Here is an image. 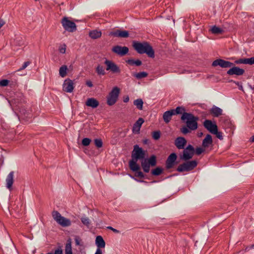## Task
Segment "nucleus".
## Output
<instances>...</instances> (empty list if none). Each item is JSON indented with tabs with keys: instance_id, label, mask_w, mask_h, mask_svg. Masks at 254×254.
Segmentation results:
<instances>
[{
	"instance_id": "obj_15",
	"label": "nucleus",
	"mask_w": 254,
	"mask_h": 254,
	"mask_svg": "<svg viewBox=\"0 0 254 254\" xmlns=\"http://www.w3.org/2000/svg\"><path fill=\"white\" fill-rule=\"evenodd\" d=\"M74 89L73 82L70 79H65L63 85V89L67 93H71Z\"/></svg>"
},
{
	"instance_id": "obj_10",
	"label": "nucleus",
	"mask_w": 254,
	"mask_h": 254,
	"mask_svg": "<svg viewBox=\"0 0 254 254\" xmlns=\"http://www.w3.org/2000/svg\"><path fill=\"white\" fill-rule=\"evenodd\" d=\"M61 23L64 28L67 31L73 32L76 30L75 23L69 20L66 17H64L62 19Z\"/></svg>"
},
{
	"instance_id": "obj_31",
	"label": "nucleus",
	"mask_w": 254,
	"mask_h": 254,
	"mask_svg": "<svg viewBox=\"0 0 254 254\" xmlns=\"http://www.w3.org/2000/svg\"><path fill=\"white\" fill-rule=\"evenodd\" d=\"M81 221L82 223L86 226L87 228H89V226L91 224V221L88 217L86 216L85 215L83 216L81 218Z\"/></svg>"
},
{
	"instance_id": "obj_59",
	"label": "nucleus",
	"mask_w": 254,
	"mask_h": 254,
	"mask_svg": "<svg viewBox=\"0 0 254 254\" xmlns=\"http://www.w3.org/2000/svg\"><path fill=\"white\" fill-rule=\"evenodd\" d=\"M251 249H254V244L252 245L250 247H247L246 249V251H248L250 250H251Z\"/></svg>"
},
{
	"instance_id": "obj_56",
	"label": "nucleus",
	"mask_w": 254,
	"mask_h": 254,
	"mask_svg": "<svg viewBox=\"0 0 254 254\" xmlns=\"http://www.w3.org/2000/svg\"><path fill=\"white\" fill-rule=\"evenodd\" d=\"M86 84L89 87H92L93 86V84L91 81H86Z\"/></svg>"
},
{
	"instance_id": "obj_47",
	"label": "nucleus",
	"mask_w": 254,
	"mask_h": 254,
	"mask_svg": "<svg viewBox=\"0 0 254 254\" xmlns=\"http://www.w3.org/2000/svg\"><path fill=\"white\" fill-rule=\"evenodd\" d=\"M204 151V150L201 147H197L195 149L194 152H195L196 155H199L201 154Z\"/></svg>"
},
{
	"instance_id": "obj_24",
	"label": "nucleus",
	"mask_w": 254,
	"mask_h": 254,
	"mask_svg": "<svg viewBox=\"0 0 254 254\" xmlns=\"http://www.w3.org/2000/svg\"><path fill=\"white\" fill-rule=\"evenodd\" d=\"M137 161L132 158V160L129 162V168L133 172H136V171H138L140 169L139 165L137 164Z\"/></svg>"
},
{
	"instance_id": "obj_13",
	"label": "nucleus",
	"mask_w": 254,
	"mask_h": 254,
	"mask_svg": "<svg viewBox=\"0 0 254 254\" xmlns=\"http://www.w3.org/2000/svg\"><path fill=\"white\" fill-rule=\"evenodd\" d=\"M112 50L113 52L120 56H124L128 52V48L127 47L119 45L113 47Z\"/></svg>"
},
{
	"instance_id": "obj_28",
	"label": "nucleus",
	"mask_w": 254,
	"mask_h": 254,
	"mask_svg": "<svg viewBox=\"0 0 254 254\" xmlns=\"http://www.w3.org/2000/svg\"><path fill=\"white\" fill-rule=\"evenodd\" d=\"M89 35L90 37L93 39H96L100 38L102 35V33L100 31L94 30L91 31L89 32Z\"/></svg>"
},
{
	"instance_id": "obj_51",
	"label": "nucleus",
	"mask_w": 254,
	"mask_h": 254,
	"mask_svg": "<svg viewBox=\"0 0 254 254\" xmlns=\"http://www.w3.org/2000/svg\"><path fill=\"white\" fill-rule=\"evenodd\" d=\"M234 83H235V84L238 86V87L240 90H242V91L243 90L242 83L241 82H240L238 81H234Z\"/></svg>"
},
{
	"instance_id": "obj_38",
	"label": "nucleus",
	"mask_w": 254,
	"mask_h": 254,
	"mask_svg": "<svg viewBox=\"0 0 254 254\" xmlns=\"http://www.w3.org/2000/svg\"><path fill=\"white\" fill-rule=\"evenodd\" d=\"M65 254H72L71 245L70 243L66 244Z\"/></svg>"
},
{
	"instance_id": "obj_2",
	"label": "nucleus",
	"mask_w": 254,
	"mask_h": 254,
	"mask_svg": "<svg viewBox=\"0 0 254 254\" xmlns=\"http://www.w3.org/2000/svg\"><path fill=\"white\" fill-rule=\"evenodd\" d=\"M133 49L139 54H146L148 57L153 58L155 57L154 51L147 42L142 43L134 41L132 42Z\"/></svg>"
},
{
	"instance_id": "obj_9",
	"label": "nucleus",
	"mask_w": 254,
	"mask_h": 254,
	"mask_svg": "<svg viewBox=\"0 0 254 254\" xmlns=\"http://www.w3.org/2000/svg\"><path fill=\"white\" fill-rule=\"evenodd\" d=\"M183 153L180 155V158L183 160H189L191 159L194 155L195 149L192 145L189 144L183 149Z\"/></svg>"
},
{
	"instance_id": "obj_20",
	"label": "nucleus",
	"mask_w": 254,
	"mask_h": 254,
	"mask_svg": "<svg viewBox=\"0 0 254 254\" xmlns=\"http://www.w3.org/2000/svg\"><path fill=\"white\" fill-rule=\"evenodd\" d=\"M144 120L142 118H139L136 122L133 124L132 127V132L134 133H138L139 132L141 127Z\"/></svg>"
},
{
	"instance_id": "obj_39",
	"label": "nucleus",
	"mask_w": 254,
	"mask_h": 254,
	"mask_svg": "<svg viewBox=\"0 0 254 254\" xmlns=\"http://www.w3.org/2000/svg\"><path fill=\"white\" fill-rule=\"evenodd\" d=\"M161 133L160 131H155L152 132V137L155 140H158L160 137Z\"/></svg>"
},
{
	"instance_id": "obj_43",
	"label": "nucleus",
	"mask_w": 254,
	"mask_h": 254,
	"mask_svg": "<svg viewBox=\"0 0 254 254\" xmlns=\"http://www.w3.org/2000/svg\"><path fill=\"white\" fill-rule=\"evenodd\" d=\"M9 81L7 79H2L0 80V86L5 87L9 83Z\"/></svg>"
},
{
	"instance_id": "obj_57",
	"label": "nucleus",
	"mask_w": 254,
	"mask_h": 254,
	"mask_svg": "<svg viewBox=\"0 0 254 254\" xmlns=\"http://www.w3.org/2000/svg\"><path fill=\"white\" fill-rule=\"evenodd\" d=\"M5 24V22L1 19H0V28H1Z\"/></svg>"
},
{
	"instance_id": "obj_1",
	"label": "nucleus",
	"mask_w": 254,
	"mask_h": 254,
	"mask_svg": "<svg viewBox=\"0 0 254 254\" xmlns=\"http://www.w3.org/2000/svg\"><path fill=\"white\" fill-rule=\"evenodd\" d=\"M181 120L186 124V126L182 127L181 132L184 134L190 133L191 131L196 130L198 127V118L190 113L184 112L181 116Z\"/></svg>"
},
{
	"instance_id": "obj_41",
	"label": "nucleus",
	"mask_w": 254,
	"mask_h": 254,
	"mask_svg": "<svg viewBox=\"0 0 254 254\" xmlns=\"http://www.w3.org/2000/svg\"><path fill=\"white\" fill-rule=\"evenodd\" d=\"M91 139L89 138H84L82 140V144L83 146H87L90 144Z\"/></svg>"
},
{
	"instance_id": "obj_6",
	"label": "nucleus",
	"mask_w": 254,
	"mask_h": 254,
	"mask_svg": "<svg viewBox=\"0 0 254 254\" xmlns=\"http://www.w3.org/2000/svg\"><path fill=\"white\" fill-rule=\"evenodd\" d=\"M156 163V157L155 155H152L148 159L142 160L141 165L143 171L148 173L150 171V166H155Z\"/></svg>"
},
{
	"instance_id": "obj_34",
	"label": "nucleus",
	"mask_w": 254,
	"mask_h": 254,
	"mask_svg": "<svg viewBox=\"0 0 254 254\" xmlns=\"http://www.w3.org/2000/svg\"><path fill=\"white\" fill-rule=\"evenodd\" d=\"M172 111L174 115L181 114H183L185 112V109L183 107L178 106L176 108V109H172Z\"/></svg>"
},
{
	"instance_id": "obj_5",
	"label": "nucleus",
	"mask_w": 254,
	"mask_h": 254,
	"mask_svg": "<svg viewBox=\"0 0 254 254\" xmlns=\"http://www.w3.org/2000/svg\"><path fill=\"white\" fill-rule=\"evenodd\" d=\"M120 92V88L117 86L113 88L112 90L107 97V103L108 105L112 106L116 103Z\"/></svg>"
},
{
	"instance_id": "obj_26",
	"label": "nucleus",
	"mask_w": 254,
	"mask_h": 254,
	"mask_svg": "<svg viewBox=\"0 0 254 254\" xmlns=\"http://www.w3.org/2000/svg\"><path fill=\"white\" fill-rule=\"evenodd\" d=\"M174 115L172 110L165 112L163 115V119L166 123L170 122L172 116Z\"/></svg>"
},
{
	"instance_id": "obj_16",
	"label": "nucleus",
	"mask_w": 254,
	"mask_h": 254,
	"mask_svg": "<svg viewBox=\"0 0 254 254\" xmlns=\"http://www.w3.org/2000/svg\"><path fill=\"white\" fill-rule=\"evenodd\" d=\"M187 143L186 139L182 136L177 137L174 141L175 145L178 149H185Z\"/></svg>"
},
{
	"instance_id": "obj_14",
	"label": "nucleus",
	"mask_w": 254,
	"mask_h": 254,
	"mask_svg": "<svg viewBox=\"0 0 254 254\" xmlns=\"http://www.w3.org/2000/svg\"><path fill=\"white\" fill-rule=\"evenodd\" d=\"M203 126L210 132L213 133L218 129L215 123H212L211 120H206L203 123Z\"/></svg>"
},
{
	"instance_id": "obj_37",
	"label": "nucleus",
	"mask_w": 254,
	"mask_h": 254,
	"mask_svg": "<svg viewBox=\"0 0 254 254\" xmlns=\"http://www.w3.org/2000/svg\"><path fill=\"white\" fill-rule=\"evenodd\" d=\"M163 172V169L160 167H157L155 169H153L151 174L154 176H159Z\"/></svg>"
},
{
	"instance_id": "obj_19",
	"label": "nucleus",
	"mask_w": 254,
	"mask_h": 254,
	"mask_svg": "<svg viewBox=\"0 0 254 254\" xmlns=\"http://www.w3.org/2000/svg\"><path fill=\"white\" fill-rule=\"evenodd\" d=\"M244 73V69L234 65L227 71V73L230 75L235 74L239 76L243 75Z\"/></svg>"
},
{
	"instance_id": "obj_46",
	"label": "nucleus",
	"mask_w": 254,
	"mask_h": 254,
	"mask_svg": "<svg viewBox=\"0 0 254 254\" xmlns=\"http://www.w3.org/2000/svg\"><path fill=\"white\" fill-rule=\"evenodd\" d=\"M246 59V64H254V57H252L250 58H245Z\"/></svg>"
},
{
	"instance_id": "obj_32",
	"label": "nucleus",
	"mask_w": 254,
	"mask_h": 254,
	"mask_svg": "<svg viewBox=\"0 0 254 254\" xmlns=\"http://www.w3.org/2000/svg\"><path fill=\"white\" fill-rule=\"evenodd\" d=\"M127 63L130 65H135L136 66H140L142 64V62L139 60H134L133 59H129L127 61Z\"/></svg>"
},
{
	"instance_id": "obj_22",
	"label": "nucleus",
	"mask_w": 254,
	"mask_h": 254,
	"mask_svg": "<svg viewBox=\"0 0 254 254\" xmlns=\"http://www.w3.org/2000/svg\"><path fill=\"white\" fill-rule=\"evenodd\" d=\"M85 104L87 106L96 108L99 106V103L96 99L90 98L87 100Z\"/></svg>"
},
{
	"instance_id": "obj_61",
	"label": "nucleus",
	"mask_w": 254,
	"mask_h": 254,
	"mask_svg": "<svg viewBox=\"0 0 254 254\" xmlns=\"http://www.w3.org/2000/svg\"><path fill=\"white\" fill-rule=\"evenodd\" d=\"M250 140L251 142H254V135H253V136L251 137V138H250Z\"/></svg>"
},
{
	"instance_id": "obj_40",
	"label": "nucleus",
	"mask_w": 254,
	"mask_h": 254,
	"mask_svg": "<svg viewBox=\"0 0 254 254\" xmlns=\"http://www.w3.org/2000/svg\"><path fill=\"white\" fill-rule=\"evenodd\" d=\"M94 143L96 146L98 148H101L103 145V142L101 139H95Z\"/></svg>"
},
{
	"instance_id": "obj_52",
	"label": "nucleus",
	"mask_w": 254,
	"mask_h": 254,
	"mask_svg": "<svg viewBox=\"0 0 254 254\" xmlns=\"http://www.w3.org/2000/svg\"><path fill=\"white\" fill-rule=\"evenodd\" d=\"M74 240H75V243L76 245L79 246L80 245V238L79 237L76 236L75 237Z\"/></svg>"
},
{
	"instance_id": "obj_33",
	"label": "nucleus",
	"mask_w": 254,
	"mask_h": 254,
	"mask_svg": "<svg viewBox=\"0 0 254 254\" xmlns=\"http://www.w3.org/2000/svg\"><path fill=\"white\" fill-rule=\"evenodd\" d=\"M143 104V101L141 99H137L136 100H135L133 102V104L135 106H136V108L138 109H139L140 110H142Z\"/></svg>"
},
{
	"instance_id": "obj_53",
	"label": "nucleus",
	"mask_w": 254,
	"mask_h": 254,
	"mask_svg": "<svg viewBox=\"0 0 254 254\" xmlns=\"http://www.w3.org/2000/svg\"><path fill=\"white\" fill-rule=\"evenodd\" d=\"M108 229L112 230V231H113L114 232H115V233H119L120 232V231L114 228H113L111 226H109L107 227Z\"/></svg>"
},
{
	"instance_id": "obj_49",
	"label": "nucleus",
	"mask_w": 254,
	"mask_h": 254,
	"mask_svg": "<svg viewBox=\"0 0 254 254\" xmlns=\"http://www.w3.org/2000/svg\"><path fill=\"white\" fill-rule=\"evenodd\" d=\"M235 63L237 64H246V59H240L238 60L235 61Z\"/></svg>"
},
{
	"instance_id": "obj_58",
	"label": "nucleus",
	"mask_w": 254,
	"mask_h": 254,
	"mask_svg": "<svg viewBox=\"0 0 254 254\" xmlns=\"http://www.w3.org/2000/svg\"><path fill=\"white\" fill-rule=\"evenodd\" d=\"M95 254H102V251L100 249H97Z\"/></svg>"
},
{
	"instance_id": "obj_36",
	"label": "nucleus",
	"mask_w": 254,
	"mask_h": 254,
	"mask_svg": "<svg viewBox=\"0 0 254 254\" xmlns=\"http://www.w3.org/2000/svg\"><path fill=\"white\" fill-rule=\"evenodd\" d=\"M211 32L213 34H220L223 32V30L216 26H213L211 29Z\"/></svg>"
},
{
	"instance_id": "obj_17",
	"label": "nucleus",
	"mask_w": 254,
	"mask_h": 254,
	"mask_svg": "<svg viewBox=\"0 0 254 254\" xmlns=\"http://www.w3.org/2000/svg\"><path fill=\"white\" fill-rule=\"evenodd\" d=\"M109 35L115 37L127 38L129 37V33L126 30H116L110 32Z\"/></svg>"
},
{
	"instance_id": "obj_18",
	"label": "nucleus",
	"mask_w": 254,
	"mask_h": 254,
	"mask_svg": "<svg viewBox=\"0 0 254 254\" xmlns=\"http://www.w3.org/2000/svg\"><path fill=\"white\" fill-rule=\"evenodd\" d=\"M177 156L175 153H171L168 157L166 161V167L167 169L172 168L177 159Z\"/></svg>"
},
{
	"instance_id": "obj_35",
	"label": "nucleus",
	"mask_w": 254,
	"mask_h": 254,
	"mask_svg": "<svg viewBox=\"0 0 254 254\" xmlns=\"http://www.w3.org/2000/svg\"><path fill=\"white\" fill-rule=\"evenodd\" d=\"M147 73L145 71H142L138 73H135L133 74V76L136 77L137 79H141L147 76Z\"/></svg>"
},
{
	"instance_id": "obj_27",
	"label": "nucleus",
	"mask_w": 254,
	"mask_h": 254,
	"mask_svg": "<svg viewBox=\"0 0 254 254\" xmlns=\"http://www.w3.org/2000/svg\"><path fill=\"white\" fill-rule=\"evenodd\" d=\"M212 143V137L210 134H207L202 141V146L206 148Z\"/></svg>"
},
{
	"instance_id": "obj_29",
	"label": "nucleus",
	"mask_w": 254,
	"mask_h": 254,
	"mask_svg": "<svg viewBox=\"0 0 254 254\" xmlns=\"http://www.w3.org/2000/svg\"><path fill=\"white\" fill-rule=\"evenodd\" d=\"M68 70L67 66L66 65H62L59 69V74L62 77H64Z\"/></svg>"
},
{
	"instance_id": "obj_7",
	"label": "nucleus",
	"mask_w": 254,
	"mask_h": 254,
	"mask_svg": "<svg viewBox=\"0 0 254 254\" xmlns=\"http://www.w3.org/2000/svg\"><path fill=\"white\" fill-rule=\"evenodd\" d=\"M197 165L195 160L189 161L180 164L177 168V171L179 172H188L192 170Z\"/></svg>"
},
{
	"instance_id": "obj_60",
	"label": "nucleus",
	"mask_w": 254,
	"mask_h": 254,
	"mask_svg": "<svg viewBox=\"0 0 254 254\" xmlns=\"http://www.w3.org/2000/svg\"><path fill=\"white\" fill-rule=\"evenodd\" d=\"M129 99L128 96H126V97H124V100H123V101H124V102L125 103H127V102H128Z\"/></svg>"
},
{
	"instance_id": "obj_12",
	"label": "nucleus",
	"mask_w": 254,
	"mask_h": 254,
	"mask_svg": "<svg viewBox=\"0 0 254 254\" xmlns=\"http://www.w3.org/2000/svg\"><path fill=\"white\" fill-rule=\"evenodd\" d=\"M233 65V63L222 59H217L214 61L212 64V66L213 67L219 66L222 68L231 67Z\"/></svg>"
},
{
	"instance_id": "obj_55",
	"label": "nucleus",
	"mask_w": 254,
	"mask_h": 254,
	"mask_svg": "<svg viewBox=\"0 0 254 254\" xmlns=\"http://www.w3.org/2000/svg\"><path fill=\"white\" fill-rule=\"evenodd\" d=\"M132 179H134L135 181H137V182H141V183H144L145 184H148V183L146 181H143V180H137V179H135L134 178V177H132V176H130Z\"/></svg>"
},
{
	"instance_id": "obj_54",
	"label": "nucleus",
	"mask_w": 254,
	"mask_h": 254,
	"mask_svg": "<svg viewBox=\"0 0 254 254\" xmlns=\"http://www.w3.org/2000/svg\"><path fill=\"white\" fill-rule=\"evenodd\" d=\"M54 254H63V251L61 248L58 249L55 251Z\"/></svg>"
},
{
	"instance_id": "obj_23",
	"label": "nucleus",
	"mask_w": 254,
	"mask_h": 254,
	"mask_svg": "<svg viewBox=\"0 0 254 254\" xmlns=\"http://www.w3.org/2000/svg\"><path fill=\"white\" fill-rule=\"evenodd\" d=\"M210 113L215 117H218L222 114V110L220 108L213 106L210 110Z\"/></svg>"
},
{
	"instance_id": "obj_25",
	"label": "nucleus",
	"mask_w": 254,
	"mask_h": 254,
	"mask_svg": "<svg viewBox=\"0 0 254 254\" xmlns=\"http://www.w3.org/2000/svg\"><path fill=\"white\" fill-rule=\"evenodd\" d=\"M95 243L98 247L97 249L104 248L105 247V242L101 236H98L96 238Z\"/></svg>"
},
{
	"instance_id": "obj_3",
	"label": "nucleus",
	"mask_w": 254,
	"mask_h": 254,
	"mask_svg": "<svg viewBox=\"0 0 254 254\" xmlns=\"http://www.w3.org/2000/svg\"><path fill=\"white\" fill-rule=\"evenodd\" d=\"M18 112L17 116L19 119L28 121L32 117V111L30 109H27L24 106L17 105L15 109Z\"/></svg>"
},
{
	"instance_id": "obj_11",
	"label": "nucleus",
	"mask_w": 254,
	"mask_h": 254,
	"mask_svg": "<svg viewBox=\"0 0 254 254\" xmlns=\"http://www.w3.org/2000/svg\"><path fill=\"white\" fill-rule=\"evenodd\" d=\"M145 152V151L143 150V149L140 147L138 145H135L131 155L132 158L136 160L144 159Z\"/></svg>"
},
{
	"instance_id": "obj_30",
	"label": "nucleus",
	"mask_w": 254,
	"mask_h": 254,
	"mask_svg": "<svg viewBox=\"0 0 254 254\" xmlns=\"http://www.w3.org/2000/svg\"><path fill=\"white\" fill-rule=\"evenodd\" d=\"M96 72L98 75H104L106 72L104 67L100 64H98L96 68Z\"/></svg>"
},
{
	"instance_id": "obj_48",
	"label": "nucleus",
	"mask_w": 254,
	"mask_h": 254,
	"mask_svg": "<svg viewBox=\"0 0 254 254\" xmlns=\"http://www.w3.org/2000/svg\"><path fill=\"white\" fill-rule=\"evenodd\" d=\"M59 52L62 54H64L66 51V45L65 44L59 47Z\"/></svg>"
},
{
	"instance_id": "obj_8",
	"label": "nucleus",
	"mask_w": 254,
	"mask_h": 254,
	"mask_svg": "<svg viewBox=\"0 0 254 254\" xmlns=\"http://www.w3.org/2000/svg\"><path fill=\"white\" fill-rule=\"evenodd\" d=\"M104 64L106 65V69L113 74H120L121 70L120 67L114 62L106 59Z\"/></svg>"
},
{
	"instance_id": "obj_21",
	"label": "nucleus",
	"mask_w": 254,
	"mask_h": 254,
	"mask_svg": "<svg viewBox=\"0 0 254 254\" xmlns=\"http://www.w3.org/2000/svg\"><path fill=\"white\" fill-rule=\"evenodd\" d=\"M14 174L13 171L10 172L6 178V187L9 190H11L14 182Z\"/></svg>"
},
{
	"instance_id": "obj_45",
	"label": "nucleus",
	"mask_w": 254,
	"mask_h": 254,
	"mask_svg": "<svg viewBox=\"0 0 254 254\" xmlns=\"http://www.w3.org/2000/svg\"><path fill=\"white\" fill-rule=\"evenodd\" d=\"M134 172V176L135 177H138L141 179L144 177V175L143 174V173L142 172L140 171L139 170L136 171V172Z\"/></svg>"
},
{
	"instance_id": "obj_44",
	"label": "nucleus",
	"mask_w": 254,
	"mask_h": 254,
	"mask_svg": "<svg viewBox=\"0 0 254 254\" xmlns=\"http://www.w3.org/2000/svg\"><path fill=\"white\" fill-rule=\"evenodd\" d=\"M212 134H215L216 137L220 140H222L223 139L222 133L218 131V129L216 130V131H215Z\"/></svg>"
},
{
	"instance_id": "obj_4",
	"label": "nucleus",
	"mask_w": 254,
	"mask_h": 254,
	"mask_svg": "<svg viewBox=\"0 0 254 254\" xmlns=\"http://www.w3.org/2000/svg\"><path fill=\"white\" fill-rule=\"evenodd\" d=\"M52 215L53 219L61 226L68 227L71 225L70 220L62 216L58 211H53Z\"/></svg>"
},
{
	"instance_id": "obj_50",
	"label": "nucleus",
	"mask_w": 254,
	"mask_h": 254,
	"mask_svg": "<svg viewBox=\"0 0 254 254\" xmlns=\"http://www.w3.org/2000/svg\"><path fill=\"white\" fill-rule=\"evenodd\" d=\"M30 64V62H24V64H23L22 66H21V67L20 68L19 70H23L24 69H25L28 65H29Z\"/></svg>"
},
{
	"instance_id": "obj_42",
	"label": "nucleus",
	"mask_w": 254,
	"mask_h": 254,
	"mask_svg": "<svg viewBox=\"0 0 254 254\" xmlns=\"http://www.w3.org/2000/svg\"><path fill=\"white\" fill-rule=\"evenodd\" d=\"M15 42L18 46H21L23 44V40L21 37H17L15 39Z\"/></svg>"
}]
</instances>
